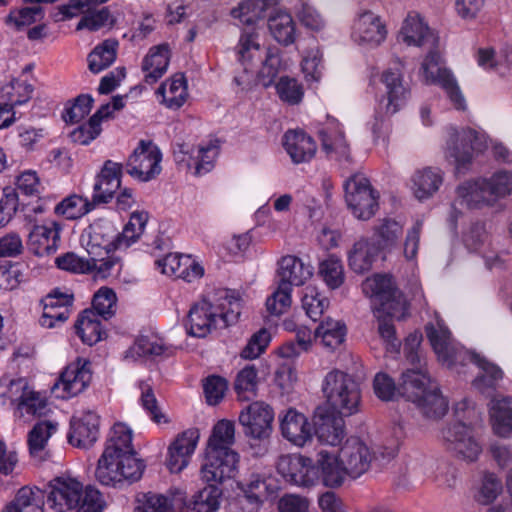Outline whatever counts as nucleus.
I'll return each mask as SVG.
<instances>
[{"mask_svg":"<svg viewBox=\"0 0 512 512\" xmlns=\"http://www.w3.org/2000/svg\"><path fill=\"white\" fill-rule=\"evenodd\" d=\"M363 290L366 293L371 292L380 336L392 347H399L400 342L395 336L392 319H403L408 309L403 293L396 287L391 276L379 274L367 279Z\"/></svg>","mask_w":512,"mask_h":512,"instance_id":"1","label":"nucleus"},{"mask_svg":"<svg viewBox=\"0 0 512 512\" xmlns=\"http://www.w3.org/2000/svg\"><path fill=\"white\" fill-rule=\"evenodd\" d=\"M240 313V298L234 292L224 290L215 302L203 299L194 304L189 310L185 327L189 335L203 338L213 330L236 323Z\"/></svg>","mask_w":512,"mask_h":512,"instance_id":"2","label":"nucleus"},{"mask_svg":"<svg viewBox=\"0 0 512 512\" xmlns=\"http://www.w3.org/2000/svg\"><path fill=\"white\" fill-rule=\"evenodd\" d=\"M400 390L403 397L415 403L426 418L440 419L448 411V401L437 384L421 371L403 372Z\"/></svg>","mask_w":512,"mask_h":512,"instance_id":"3","label":"nucleus"},{"mask_svg":"<svg viewBox=\"0 0 512 512\" xmlns=\"http://www.w3.org/2000/svg\"><path fill=\"white\" fill-rule=\"evenodd\" d=\"M278 266V287L266 300L267 311L275 316L290 307L292 286L303 285L313 275V267L294 255L283 256Z\"/></svg>","mask_w":512,"mask_h":512,"instance_id":"4","label":"nucleus"},{"mask_svg":"<svg viewBox=\"0 0 512 512\" xmlns=\"http://www.w3.org/2000/svg\"><path fill=\"white\" fill-rule=\"evenodd\" d=\"M237 488L240 493L229 504L231 512H258L277 491L273 478L258 466L241 475Z\"/></svg>","mask_w":512,"mask_h":512,"instance_id":"5","label":"nucleus"},{"mask_svg":"<svg viewBox=\"0 0 512 512\" xmlns=\"http://www.w3.org/2000/svg\"><path fill=\"white\" fill-rule=\"evenodd\" d=\"M112 450L103 451L95 470L96 480L103 486L122 488L138 481L144 472L142 459L132 455L122 458L111 455Z\"/></svg>","mask_w":512,"mask_h":512,"instance_id":"6","label":"nucleus"},{"mask_svg":"<svg viewBox=\"0 0 512 512\" xmlns=\"http://www.w3.org/2000/svg\"><path fill=\"white\" fill-rule=\"evenodd\" d=\"M425 332L438 359L458 373H460L458 367H464L468 363H473L478 367L485 359L479 354L467 350L459 343H455L451 338V332L442 321H438L436 325L428 323L425 326Z\"/></svg>","mask_w":512,"mask_h":512,"instance_id":"7","label":"nucleus"},{"mask_svg":"<svg viewBox=\"0 0 512 512\" xmlns=\"http://www.w3.org/2000/svg\"><path fill=\"white\" fill-rule=\"evenodd\" d=\"M322 391L338 414L351 416L359 411L360 385L352 375L340 370L330 371L324 378Z\"/></svg>","mask_w":512,"mask_h":512,"instance_id":"8","label":"nucleus"},{"mask_svg":"<svg viewBox=\"0 0 512 512\" xmlns=\"http://www.w3.org/2000/svg\"><path fill=\"white\" fill-rule=\"evenodd\" d=\"M474 413V410L468 409L467 401L458 403L455 407L458 421L442 431L443 438L447 443V449L468 462L477 460L482 450L480 444L472 435V423L469 422L467 424L464 422L465 419H469L470 415Z\"/></svg>","mask_w":512,"mask_h":512,"instance_id":"9","label":"nucleus"},{"mask_svg":"<svg viewBox=\"0 0 512 512\" xmlns=\"http://www.w3.org/2000/svg\"><path fill=\"white\" fill-rule=\"evenodd\" d=\"M344 190L347 205L356 218L368 220L376 213L378 195L364 175H352L345 181Z\"/></svg>","mask_w":512,"mask_h":512,"instance_id":"10","label":"nucleus"},{"mask_svg":"<svg viewBox=\"0 0 512 512\" xmlns=\"http://www.w3.org/2000/svg\"><path fill=\"white\" fill-rule=\"evenodd\" d=\"M486 148L483 135L473 129H465L450 135L447 142L446 158L455 164L456 173H465L473 160L474 152Z\"/></svg>","mask_w":512,"mask_h":512,"instance_id":"11","label":"nucleus"},{"mask_svg":"<svg viewBox=\"0 0 512 512\" xmlns=\"http://www.w3.org/2000/svg\"><path fill=\"white\" fill-rule=\"evenodd\" d=\"M440 63L441 56L439 52L431 50L422 63V70L426 80L440 85L455 109L465 110L466 101L456 78L449 69L440 67Z\"/></svg>","mask_w":512,"mask_h":512,"instance_id":"12","label":"nucleus"},{"mask_svg":"<svg viewBox=\"0 0 512 512\" xmlns=\"http://www.w3.org/2000/svg\"><path fill=\"white\" fill-rule=\"evenodd\" d=\"M162 154L152 142L141 140L126 163V172L142 182L154 179L161 172Z\"/></svg>","mask_w":512,"mask_h":512,"instance_id":"13","label":"nucleus"},{"mask_svg":"<svg viewBox=\"0 0 512 512\" xmlns=\"http://www.w3.org/2000/svg\"><path fill=\"white\" fill-rule=\"evenodd\" d=\"M59 423L54 417L53 410L46 399L40 398V393L34 391V464L49 457L44 452L48 440L58 431Z\"/></svg>","mask_w":512,"mask_h":512,"instance_id":"14","label":"nucleus"},{"mask_svg":"<svg viewBox=\"0 0 512 512\" xmlns=\"http://www.w3.org/2000/svg\"><path fill=\"white\" fill-rule=\"evenodd\" d=\"M240 456L237 452L207 450L201 465L200 476L207 485L221 486L237 472Z\"/></svg>","mask_w":512,"mask_h":512,"instance_id":"15","label":"nucleus"},{"mask_svg":"<svg viewBox=\"0 0 512 512\" xmlns=\"http://www.w3.org/2000/svg\"><path fill=\"white\" fill-rule=\"evenodd\" d=\"M90 365L88 360L82 358L68 364L52 386V392L57 393V397L62 399L82 393L92 379Z\"/></svg>","mask_w":512,"mask_h":512,"instance_id":"16","label":"nucleus"},{"mask_svg":"<svg viewBox=\"0 0 512 512\" xmlns=\"http://www.w3.org/2000/svg\"><path fill=\"white\" fill-rule=\"evenodd\" d=\"M277 471L287 482L300 487H311L319 482L317 467L310 458L301 455H281Z\"/></svg>","mask_w":512,"mask_h":512,"instance_id":"17","label":"nucleus"},{"mask_svg":"<svg viewBox=\"0 0 512 512\" xmlns=\"http://www.w3.org/2000/svg\"><path fill=\"white\" fill-rule=\"evenodd\" d=\"M273 420L272 407L263 401L252 402L239 415L244 434L259 440L270 436Z\"/></svg>","mask_w":512,"mask_h":512,"instance_id":"18","label":"nucleus"},{"mask_svg":"<svg viewBox=\"0 0 512 512\" xmlns=\"http://www.w3.org/2000/svg\"><path fill=\"white\" fill-rule=\"evenodd\" d=\"M119 248L118 232L110 221L99 219L89 226L85 249L93 261Z\"/></svg>","mask_w":512,"mask_h":512,"instance_id":"19","label":"nucleus"},{"mask_svg":"<svg viewBox=\"0 0 512 512\" xmlns=\"http://www.w3.org/2000/svg\"><path fill=\"white\" fill-rule=\"evenodd\" d=\"M344 415L326 407H317L314 413L313 433L322 444L338 445L344 435Z\"/></svg>","mask_w":512,"mask_h":512,"instance_id":"20","label":"nucleus"},{"mask_svg":"<svg viewBox=\"0 0 512 512\" xmlns=\"http://www.w3.org/2000/svg\"><path fill=\"white\" fill-rule=\"evenodd\" d=\"M318 135L321 140V148L328 159L339 163L351 162L350 146L337 119L328 117L326 126L319 130Z\"/></svg>","mask_w":512,"mask_h":512,"instance_id":"21","label":"nucleus"},{"mask_svg":"<svg viewBox=\"0 0 512 512\" xmlns=\"http://www.w3.org/2000/svg\"><path fill=\"white\" fill-rule=\"evenodd\" d=\"M339 460L348 471V476L358 478L368 471L372 454L368 446L358 437L348 438L339 451Z\"/></svg>","mask_w":512,"mask_h":512,"instance_id":"22","label":"nucleus"},{"mask_svg":"<svg viewBox=\"0 0 512 512\" xmlns=\"http://www.w3.org/2000/svg\"><path fill=\"white\" fill-rule=\"evenodd\" d=\"M199 430L190 428L178 434L168 448L166 466L172 473L181 472L189 463L199 441Z\"/></svg>","mask_w":512,"mask_h":512,"instance_id":"23","label":"nucleus"},{"mask_svg":"<svg viewBox=\"0 0 512 512\" xmlns=\"http://www.w3.org/2000/svg\"><path fill=\"white\" fill-rule=\"evenodd\" d=\"M123 165L112 160H106L101 171L95 178L92 199L96 205L107 204L121 186Z\"/></svg>","mask_w":512,"mask_h":512,"instance_id":"24","label":"nucleus"},{"mask_svg":"<svg viewBox=\"0 0 512 512\" xmlns=\"http://www.w3.org/2000/svg\"><path fill=\"white\" fill-rule=\"evenodd\" d=\"M99 424L100 418L93 411H87L78 418L72 417L67 434L69 444L81 449L92 447L99 437Z\"/></svg>","mask_w":512,"mask_h":512,"instance_id":"25","label":"nucleus"},{"mask_svg":"<svg viewBox=\"0 0 512 512\" xmlns=\"http://www.w3.org/2000/svg\"><path fill=\"white\" fill-rule=\"evenodd\" d=\"M381 82L385 86L387 100L385 113L393 115L406 105L410 97V88L403 80V74L398 67L388 68L381 75Z\"/></svg>","mask_w":512,"mask_h":512,"instance_id":"26","label":"nucleus"},{"mask_svg":"<svg viewBox=\"0 0 512 512\" xmlns=\"http://www.w3.org/2000/svg\"><path fill=\"white\" fill-rule=\"evenodd\" d=\"M6 388L0 396H7L15 406V416L27 419L32 415V386L26 377L10 380L4 376L0 379V389Z\"/></svg>","mask_w":512,"mask_h":512,"instance_id":"27","label":"nucleus"},{"mask_svg":"<svg viewBox=\"0 0 512 512\" xmlns=\"http://www.w3.org/2000/svg\"><path fill=\"white\" fill-rule=\"evenodd\" d=\"M48 501L58 512L75 509L79 504L82 483L75 479L55 478L49 482Z\"/></svg>","mask_w":512,"mask_h":512,"instance_id":"28","label":"nucleus"},{"mask_svg":"<svg viewBox=\"0 0 512 512\" xmlns=\"http://www.w3.org/2000/svg\"><path fill=\"white\" fill-rule=\"evenodd\" d=\"M280 429L282 436L296 446L303 447L312 440L313 425L294 408H289L280 418Z\"/></svg>","mask_w":512,"mask_h":512,"instance_id":"29","label":"nucleus"},{"mask_svg":"<svg viewBox=\"0 0 512 512\" xmlns=\"http://www.w3.org/2000/svg\"><path fill=\"white\" fill-rule=\"evenodd\" d=\"M283 146L294 164L311 161L317 151L314 139L302 130L286 131Z\"/></svg>","mask_w":512,"mask_h":512,"instance_id":"30","label":"nucleus"},{"mask_svg":"<svg viewBox=\"0 0 512 512\" xmlns=\"http://www.w3.org/2000/svg\"><path fill=\"white\" fill-rule=\"evenodd\" d=\"M134 512H185L186 500L182 493L171 496L148 492L137 499Z\"/></svg>","mask_w":512,"mask_h":512,"instance_id":"31","label":"nucleus"},{"mask_svg":"<svg viewBox=\"0 0 512 512\" xmlns=\"http://www.w3.org/2000/svg\"><path fill=\"white\" fill-rule=\"evenodd\" d=\"M315 466L319 471V482L326 487H340L348 475V471L341 464L339 456L337 457L327 450H320L317 453Z\"/></svg>","mask_w":512,"mask_h":512,"instance_id":"32","label":"nucleus"},{"mask_svg":"<svg viewBox=\"0 0 512 512\" xmlns=\"http://www.w3.org/2000/svg\"><path fill=\"white\" fill-rule=\"evenodd\" d=\"M456 192L460 203L469 209H481L495 204L487 188V178L465 181L457 187Z\"/></svg>","mask_w":512,"mask_h":512,"instance_id":"33","label":"nucleus"},{"mask_svg":"<svg viewBox=\"0 0 512 512\" xmlns=\"http://www.w3.org/2000/svg\"><path fill=\"white\" fill-rule=\"evenodd\" d=\"M353 35L359 43L377 46L385 39L386 30L378 16L365 11L355 22Z\"/></svg>","mask_w":512,"mask_h":512,"instance_id":"34","label":"nucleus"},{"mask_svg":"<svg viewBox=\"0 0 512 512\" xmlns=\"http://www.w3.org/2000/svg\"><path fill=\"white\" fill-rule=\"evenodd\" d=\"M170 61L169 45L166 43L150 48L149 53L144 57L142 70L145 74L147 84L156 83L167 71Z\"/></svg>","mask_w":512,"mask_h":512,"instance_id":"35","label":"nucleus"},{"mask_svg":"<svg viewBox=\"0 0 512 512\" xmlns=\"http://www.w3.org/2000/svg\"><path fill=\"white\" fill-rule=\"evenodd\" d=\"M413 192L420 200L431 198L443 183V172L437 167H425L417 170L412 176Z\"/></svg>","mask_w":512,"mask_h":512,"instance_id":"36","label":"nucleus"},{"mask_svg":"<svg viewBox=\"0 0 512 512\" xmlns=\"http://www.w3.org/2000/svg\"><path fill=\"white\" fill-rule=\"evenodd\" d=\"M380 251V246L374 241L365 238L358 240L348 254L350 268L359 274L369 271Z\"/></svg>","mask_w":512,"mask_h":512,"instance_id":"37","label":"nucleus"},{"mask_svg":"<svg viewBox=\"0 0 512 512\" xmlns=\"http://www.w3.org/2000/svg\"><path fill=\"white\" fill-rule=\"evenodd\" d=\"M61 226L55 221L43 225H34V255L54 254L60 242Z\"/></svg>","mask_w":512,"mask_h":512,"instance_id":"38","label":"nucleus"},{"mask_svg":"<svg viewBox=\"0 0 512 512\" xmlns=\"http://www.w3.org/2000/svg\"><path fill=\"white\" fill-rule=\"evenodd\" d=\"M156 94L167 108L177 110L183 106L187 98V82L183 74H175L168 82L162 83Z\"/></svg>","mask_w":512,"mask_h":512,"instance_id":"39","label":"nucleus"},{"mask_svg":"<svg viewBox=\"0 0 512 512\" xmlns=\"http://www.w3.org/2000/svg\"><path fill=\"white\" fill-rule=\"evenodd\" d=\"M399 38L409 46H423L428 43L435 46L437 42L432 31L418 16H408L405 19Z\"/></svg>","mask_w":512,"mask_h":512,"instance_id":"40","label":"nucleus"},{"mask_svg":"<svg viewBox=\"0 0 512 512\" xmlns=\"http://www.w3.org/2000/svg\"><path fill=\"white\" fill-rule=\"evenodd\" d=\"M75 332L84 344L92 346L106 336L101 321L93 310L85 309L77 318Z\"/></svg>","mask_w":512,"mask_h":512,"instance_id":"41","label":"nucleus"},{"mask_svg":"<svg viewBox=\"0 0 512 512\" xmlns=\"http://www.w3.org/2000/svg\"><path fill=\"white\" fill-rule=\"evenodd\" d=\"M223 489L216 484L206 485L197 491L187 503L186 510L193 512H217L220 508Z\"/></svg>","mask_w":512,"mask_h":512,"instance_id":"42","label":"nucleus"},{"mask_svg":"<svg viewBox=\"0 0 512 512\" xmlns=\"http://www.w3.org/2000/svg\"><path fill=\"white\" fill-rule=\"evenodd\" d=\"M111 451V455L122 458L123 455L137 457L132 446V430L124 423H116L111 429L104 451Z\"/></svg>","mask_w":512,"mask_h":512,"instance_id":"43","label":"nucleus"},{"mask_svg":"<svg viewBox=\"0 0 512 512\" xmlns=\"http://www.w3.org/2000/svg\"><path fill=\"white\" fill-rule=\"evenodd\" d=\"M494 432L501 437L512 435V397L494 400L490 409Z\"/></svg>","mask_w":512,"mask_h":512,"instance_id":"44","label":"nucleus"},{"mask_svg":"<svg viewBox=\"0 0 512 512\" xmlns=\"http://www.w3.org/2000/svg\"><path fill=\"white\" fill-rule=\"evenodd\" d=\"M268 27L274 39L288 46L295 41V23L286 11L278 10L268 18Z\"/></svg>","mask_w":512,"mask_h":512,"instance_id":"45","label":"nucleus"},{"mask_svg":"<svg viewBox=\"0 0 512 512\" xmlns=\"http://www.w3.org/2000/svg\"><path fill=\"white\" fill-rule=\"evenodd\" d=\"M314 334L316 338L321 339L322 344L326 348L334 351L344 342L347 328L344 322L328 317L318 325Z\"/></svg>","mask_w":512,"mask_h":512,"instance_id":"46","label":"nucleus"},{"mask_svg":"<svg viewBox=\"0 0 512 512\" xmlns=\"http://www.w3.org/2000/svg\"><path fill=\"white\" fill-rule=\"evenodd\" d=\"M95 206L93 199L89 201L87 198L73 194L59 202L54 207V212L67 220H76L88 214Z\"/></svg>","mask_w":512,"mask_h":512,"instance_id":"47","label":"nucleus"},{"mask_svg":"<svg viewBox=\"0 0 512 512\" xmlns=\"http://www.w3.org/2000/svg\"><path fill=\"white\" fill-rule=\"evenodd\" d=\"M118 42L113 39L104 40L96 46L88 55V67L92 73H99L110 65L116 59Z\"/></svg>","mask_w":512,"mask_h":512,"instance_id":"48","label":"nucleus"},{"mask_svg":"<svg viewBox=\"0 0 512 512\" xmlns=\"http://www.w3.org/2000/svg\"><path fill=\"white\" fill-rule=\"evenodd\" d=\"M234 435V423L225 419L220 420L213 427L206 449L221 452H235L230 448L235 440Z\"/></svg>","mask_w":512,"mask_h":512,"instance_id":"49","label":"nucleus"},{"mask_svg":"<svg viewBox=\"0 0 512 512\" xmlns=\"http://www.w3.org/2000/svg\"><path fill=\"white\" fill-rule=\"evenodd\" d=\"M318 276L329 289H338L345 281V272L342 261L335 255H329L319 263Z\"/></svg>","mask_w":512,"mask_h":512,"instance_id":"50","label":"nucleus"},{"mask_svg":"<svg viewBox=\"0 0 512 512\" xmlns=\"http://www.w3.org/2000/svg\"><path fill=\"white\" fill-rule=\"evenodd\" d=\"M481 370L480 374L474 379L473 385L481 393L490 394L496 389L499 382L503 378L502 370L495 364L486 359L478 366Z\"/></svg>","mask_w":512,"mask_h":512,"instance_id":"51","label":"nucleus"},{"mask_svg":"<svg viewBox=\"0 0 512 512\" xmlns=\"http://www.w3.org/2000/svg\"><path fill=\"white\" fill-rule=\"evenodd\" d=\"M267 6L269 5L264 0H246L239 4L237 8H233L231 15L238 18L241 23L250 26L264 18Z\"/></svg>","mask_w":512,"mask_h":512,"instance_id":"52","label":"nucleus"},{"mask_svg":"<svg viewBox=\"0 0 512 512\" xmlns=\"http://www.w3.org/2000/svg\"><path fill=\"white\" fill-rule=\"evenodd\" d=\"M258 385V370L254 364L246 365L241 369L235 379L234 389L240 399L248 400L249 393L255 396Z\"/></svg>","mask_w":512,"mask_h":512,"instance_id":"53","label":"nucleus"},{"mask_svg":"<svg viewBox=\"0 0 512 512\" xmlns=\"http://www.w3.org/2000/svg\"><path fill=\"white\" fill-rule=\"evenodd\" d=\"M116 301V294L111 288L101 287L93 297L91 310L97 317L107 320L115 313Z\"/></svg>","mask_w":512,"mask_h":512,"instance_id":"54","label":"nucleus"},{"mask_svg":"<svg viewBox=\"0 0 512 512\" xmlns=\"http://www.w3.org/2000/svg\"><path fill=\"white\" fill-rule=\"evenodd\" d=\"M32 88L27 79H16L1 89L2 97L7 98L11 108L27 103L31 98Z\"/></svg>","mask_w":512,"mask_h":512,"instance_id":"55","label":"nucleus"},{"mask_svg":"<svg viewBox=\"0 0 512 512\" xmlns=\"http://www.w3.org/2000/svg\"><path fill=\"white\" fill-rule=\"evenodd\" d=\"M401 234L402 225L400 223L392 219H384L376 228L371 241H374L377 246H380V250H383L394 245Z\"/></svg>","mask_w":512,"mask_h":512,"instance_id":"56","label":"nucleus"},{"mask_svg":"<svg viewBox=\"0 0 512 512\" xmlns=\"http://www.w3.org/2000/svg\"><path fill=\"white\" fill-rule=\"evenodd\" d=\"M94 99L89 94H81L74 99L71 105L65 107L62 118L66 123H78L87 116L92 107Z\"/></svg>","mask_w":512,"mask_h":512,"instance_id":"57","label":"nucleus"},{"mask_svg":"<svg viewBox=\"0 0 512 512\" xmlns=\"http://www.w3.org/2000/svg\"><path fill=\"white\" fill-rule=\"evenodd\" d=\"M54 262L59 269L73 273H91L93 272V266H95L91 257L86 259L73 252H67L55 258Z\"/></svg>","mask_w":512,"mask_h":512,"instance_id":"58","label":"nucleus"},{"mask_svg":"<svg viewBox=\"0 0 512 512\" xmlns=\"http://www.w3.org/2000/svg\"><path fill=\"white\" fill-rule=\"evenodd\" d=\"M276 91L279 98L290 104L296 105L302 101L304 90L298 81L288 76H283L276 83Z\"/></svg>","mask_w":512,"mask_h":512,"instance_id":"59","label":"nucleus"},{"mask_svg":"<svg viewBox=\"0 0 512 512\" xmlns=\"http://www.w3.org/2000/svg\"><path fill=\"white\" fill-rule=\"evenodd\" d=\"M114 19L107 7L99 10L89 11L77 24L76 30L88 29L89 31H98L103 27L112 26Z\"/></svg>","mask_w":512,"mask_h":512,"instance_id":"60","label":"nucleus"},{"mask_svg":"<svg viewBox=\"0 0 512 512\" xmlns=\"http://www.w3.org/2000/svg\"><path fill=\"white\" fill-rule=\"evenodd\" d=\"M502 488L501 480L494 473H485L476 496L477 502L481 505L491 504L502 492Z\"/></svg>","mask_w":512,"mask_h":512,"instance_id":"61","label":"nucleus"},{"mask_svg":"<svg viewBox=\"0 0 512 512\" xmlns=\"http://www.w3.org/2000/svg\"><path fill=\"white\" fill-rule=\"evenodd\" d=\"M270 341L271 335L269 331L266 328H261L251 336L246 346L242 349L240 356L249 360L256 359L264 353Z\"/></svg>","mask_w":512,"mask_h":512,"instance_id":"62","label":"nucleus"},{"mask_svg":"<svg viewBox=\"0 0 512 512\" xmlns=\"http://www.w3.org/2000/svg\"><path fill=\"white\" fill-rule=\"evenodd\" d=\"M487 188L494 203L512 193V174L507 171H498L487 178Z\"/></svg>","mask_w":512,"mask_h":512,"instance_id":"63","label":"nucleus"},{"mask_svg":"<svg viewBox=\"0 0 512 512\" xmlns=\"http://www.w3.org/2000/svg\"><path fill=\"white\" fill-rule=\"evenodd\" d=\"M306 290L302 298V307L310 319L317 321L328 307L329 301L313 288L308 287Z\"/></svg>","mask_w":512,"mask_h":512,"instance_id":"64","label":"nucleus"}]
</instances>
